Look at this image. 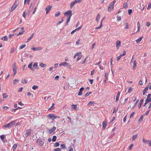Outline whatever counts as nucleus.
<instances>
[{"instance_id":"nucleus-1","label":"nucleus","mask_w":151,"mask_h":151,"mask_svg":"<svg viewBox=\"0 0 151 151\" xmlns=\"http://www.w3.org/2000/svg\"><path fill=\"white\" fill-rule=\"evenodd\" d=\"M17 120H14L11 121L10 123H8L7 124H6L4 126V127L6 128H10L12 126L14 125L15 123L17 121Z\"/></svg>"},{"instance_id":"nucleus-2","label":"nucleus","mask_w":151,"mask_h":151,"mask_svg":"<svg viewBox=\"0 0 151 151\" xmlns=\"http://www.w3.org/2000/svg\"><path fill=\"white\" fill-rule=\"evenodd\" d=\"M115 2V1H114L109 4L108 7V10L109 11L111 12L113 9Z\"/></svg>"},{"instance_id":"nucleus-3","label":"nucleus","mask_w":151,"mask_h":151,"mask_svg":"<svg viewBox=\"0 0 151 151\" xmlns=\"http://www.w3.org/2000/svg\"><path fill=\"white\" fill-rule=\"evenodd\" d=\"M19 3L18 0H16L13 5L10 11V12H12L17 6Z\"/></svg>"},{"instance_id":"nucleus-4","label":"nucleus","mask_w":151,"mask_h":151,"mask_svg":"<svg viewBox=\"0 0 151 151\" xmlns=\"http://www.w3.org/2000/svg\"><path fill=\"white\" fill-rule=\"evenodd\" d=\"M48 118L50 119H51L53 120H54L55 119L58 118H60V117H58L57 115L54 114H49L47 115Z\"/></svg>"},{"instance_id":"nucleus-5","label":"nucleus","mask_w":151,"mask_h":151,"mask_svg":"<svg viewBox=\"0 0 151 151\" xmlns=\"http://www.w3.org/2000/svg\"><path fill=\"white\" fill-rule=\"evenodd\" d=\"M37 143L40 146H42L44 144V142L42 140L40 139H37Z\"/></svg>"},{"instance_id":"nucleus-6","label":"nucleus","mask_w":151,"mask_h":151,"mask_svg":"<svg viewBox=\"0 0 151 151\" xmlns=\"http://www.w3.org/2000/svg\"><path fill=\"white\" fill-rule=\"evenodd\" d=\"M64 14V15L67 16L68 17H71L72 15V11L70 10H69L65 12Z\"/></svg>"},{"instance_id":"nucleus-7","label":"nucleus","mask_w":151,"mask_h":151,"mask_svg":"<svg viewBox=\"0 0 151 151\" xmlns=\"http://www.w3.org/2000/svg\"><path fill=\"white\" fill-rule=\"evenodd\" d=\"M12 67L13 68L14 76L17 73V67L16 65V63H14L12 65Z\"/></svg>"},{"instance_id":"nucleus-8","label":"nucleus","mask_w":151,"mask_h":151,"mask_svg":"<svg viewBox=\"0 0 151 151\" xmlns=\"http://www.w3.org/2000/svg\"><path fill=\"white\" fill-rule=\"evenodd\" d=\"M60 66H61L62 65L65 66H67L68 67V68H70V64L66 62H63L60 63L59 64Z\"/></svg>"},{"instance_id":"nucleus-9","label":"nucleus","mask_w":151,"mask_h":151,"mask_svg":"<svg viewBox=\"0 0 151 151\" xmlns=\"http://www.w3.org/2000/svg\"><path fill=\"white\" fill-rule=\"evenodd\" d=\"M126 54V52L125 50H124L123 51V54L120 55L119 56L117 57V60L119 61L120 59L122 57L125 55Z\"/></svg>"},{"instance_id":"nucleus-10","label":"nucleus","mask_w":151,"mask_h":151,"mask_svg":"<svg viewBox=\"0 0 151 151\" xmlns=\"http://www.w3.org/2000/svg\"><path fill=\"white\" fill-rule=\"evenodd\" d=\"M56 128L55 127H53L50 129H47V132L49 134H51L53 131H55L56 129Z\"/></svg>"},{"instance_id":"nucleus-11","label":"nucleus","mask_w":151,"mask_h":151,"mask_svg":"<svg viewBox=\"0 0 151 151\" xmlns=\"http://www.w3.org/2000/svg\"><path fill=\"white\" fill-rule=\"evenodd\" d=\"M52 7V6L49 5L46 8L45 10L46 11V14H47L49 12Z\"/></svg>"},{"instance_id":"nucleus-12","label":"nucleus","mask_w":151,"mask_h":151,"mask_svg":"<svg viewBox=\"0 0 151 151\" xmlns=\"http://www.w3.org/2000/svg\"><path fill=\"white\" fill-rule=\"evenodd\" d=\"M104 17L101 20V21L100 25L98 27H96L95 28V29H100V28H101L102 27V22L103 21V20H104Z\"/></svg>"},{"instance_id":"nucleus-13","label":"nucleus","mask_w":151,"mask_h":151,"mask_svg":"<svg viewBox=\"0 0 151 151\" xmlns=\"http://www.w3.org/2000/svg\"><path fill=\"white\" fill-rule=\"evenodd\" d=\"M151 95L150 94H148L146 101H147L148 102H151V98H150Z\"/></svg>"},{"instance_id":"nucleus-14","label":"nucleus","mask_w":151,"mask_h":151,"mask_svg":"<svg viewBox=\"0 0 151 151\" xmlns=\"http://www.w3.org/2000/svg\"><path fill=\"white\" fill-rule=\"evenodd\" d=\"M121 45V41H117L116 42V47L117 49H118L119 46Z\"/></svg>"},{"instance_id":"nucleus-15","label":"nucleus","mask_w":151,"mask_h":151,"mask_svg":"<svg viewBox=\"0 0 151 151\" xmlns=\"http://www.w3.org/2000/svg\"><path fill=\"white\" fill-rule=\"evenodd\" d=\"M107 122L106 121H104L102 123V125H103V127H102V129H105L106 128V127L107 126Z\"/></svg>"},{"instance_id":"nucleus-16","label":"nucleus","mask_w":151,"mask_h":151,"mask_svg":"<svg viewBox=\"0 0 151 151\" xmlns=\"http://www.w3.org/2000/svg\"><path fill=\"white\" fill-rule=\"evenodd\" d=\"M31 49L34 50H40L42 49V47H33Z\"/></svg>"},{"instance_id":"nucleus-17","label":"nucleus","mask_w":151,"mask_h":151,"mask_svg":"<svg viewBox=\"0 0 151 151\" xmlns=\"http://www.w3.org/2000/svg\"><path fill=\"white\" fill-rule=\"evenodd\" d=\"M101 18V15L99 14H98L97 15L96 19V22L97 23H98L100 19Z\"/></svg>"},{"instance_id":"nucleus-18","label":"nucleus","mask_w":151,"mask_h":151,"mask_svg":"<svg viewBox=\"0 0 151 151\" xmlns=\"http://www.w3.org/2000/svg\"><path fill=\"white\" fill-rule=\"evenodd\" d=\"M120 94V91H119L117 93V94L116 95V101H115L116 102H117L119 100Z\"/></svg>"},{"instance_id":"nucleus-19","label":"nucleus","mask_w":151,"mask_h":151,"mask_svg":"<svg viewBox=\"0 0 151 151\" xmlns=\"http://www.w3.org/2000/svg\"><path fill=\"white\" fill-rule=\"evenodd\" d=\"M84 89V88L82 87L79 90V92L78 93V95L81 96L82 95V91Z\"/></svg>"},{"instance_id":"nucleus-20","label":"nucleus","mask_w":151,"mask_h":151,"mask_svg":"<svg viewBox=\"0 0 151 151\" xmlns=\"http://www.w3.org/2000/svg\"><path fill=\"white\" fill-rule=\"evenodd\" d=\"M148 86H147L143 91V94L144 95L147 92L148 90Z\"/></svg>"},{"instance_id":"nucleus-21","label":"nucleus","mask_w":151,"mask_h":151,"mask_svg":"<svg viewBox=\"0 0 151 151\" xmlns=\"http://www.w3.org/2000/svg\"><path fill=\"white\" fill-rule=\"evenodd\" d=\"M33 67L35 69H39L38 66L37 65V64L36 63H35L33 64Z\"/></svg>"},{"instance_id":"nucleus-22","label":"nucleus","mask_w":151,"mask_h":151,"mask_svg":"<svg viewBox=\"0 0 151 151\" xmlns=\"http://www.w3.org/2000/svg\"><path fill=\"white\" fill-rule=\"evenodd\" d=\"M31 129H29L28 131L26 133V136L27 137L29 136L31 134Z\"/></svg>"},{"instance_id":"nucleus-23","label":"nucleus","mask_w":151,"mask_h":151,"mask_svg":"<svg viewBox=\"0 0 151 151\" xmlns=\"http://www.w3.org/2000/svg\"><path fill=\"white\" fill-rule=\"evenodd\" d=\"M143 37H141L139 39L137 40H136V42L137 43H139L143 39Z\"/></svg>"},{"instance_id":"nucleus-24","label":"nucleus","mask_w":151,"mask_h":151,"mask_svg":"<svg viewBox=\"0 0 151 151\" xmlns=\"http://www.w3.org/2000/svg\"><path fill=\"white\" fill-rule=\"evenodd\" d=\"M17 146V144H15L12 147V149L13 151H14Z\"/></svg>"},{"instance_id":"nucleus-25","label":"nucleus","mask_w":151,"mask_h":151,"mask_svg":"<svg viewBox=\"0 0 151 151\" xmlns=\"http://www.w3.org/2000/svg\"><path fill=\"white\" fill-rule=\"evenodd\" d=\"M76 4V0L73 1L70 4V7L71 8H72L74 5Z\"/></svg>"},{"instance_id":"nucleus-26","label":"nucleus","mask_w":151,"mask_h":151,"mask_svg":"<svg viewBox=\"0 0 151 151\" xmlns=\"http://www.w3.org/2000/svg\"><path fill=\"white\" fill-rule=\"evenodd\" d=\"M71 17H68L67 19V22L65 23V25L66 26L68 25V24L70 21Z\"/></svg>"},{"instance_id":"nucleus-27","label":"nucleus","mask_w":151,"mask_h":151,"mask_svg":"<svg viewBox=\"0 0 151 151\" xmlns=\"http://www.w3.org/2000/svg\"><path fill=\"white\" fill-rule=\"evenodd\" d=\"M25 31L24 30H22L21 31V32H19V33L17 34V36H18L19 35H23Z\"/></svg>"},{"instance_id":"nucleus-28","label":"nucleus","mask_w":151,"mask_h":151,"mask_svg":"<svg viewBox=\"0 0 151 151\" xmlns=\"http://www.w3.org/2000/svg\"><path fill=\"white\" fill-rule=\"evenodd\" d=\"M34 35V33L32 34L29 37V38L27 40V42H29V40H30L33 37Z\"/></svg>"},{"instance_id":"nucleus-29","label":"nucleus","mask_w":151,"mask_h":151,"mask_svg":"<svg viewBox=\"0 0 151 151\" xmlns=\"http://www.w3.org/2000/svg\"><path fill=\"white\" fill-rule=\"evenodd\" d=\"M128 3L127 2H126L124 4L123 6L124 8H127L128 7Z\"/></svg>"},{"instance_id":"nucleus-30","label":"nucleus","mask_w":151,"mask_h":151,"mask_svg":"<svg viewBox=\"0 0 151 151\" xmlns=\"http://www.w3.org/2000/svg\"><path fill=\"white\" fill-rule=\"evenodd\" d=\"M7 37H8L7 36H5L4 37H3L1 38V39L4 40V41H7L8 40Z\"/></svg>"},{"instance_id":"nucleus-31","label":"nucleus","mask_w":151,"mask_h":151,"mask_svg":"<svg viewBox=\"0 0 151 151\" xmlns=\"http://www.w3.org/2000/svg\"><path fill=\"white\" fill-rule=\"evenodd\" d=\"M137 134L133 136L132 137V141H134L137 137Z\"/></svg>"},{"instance_id":"nucleus-32","label":"nucleus","mask_w":151,"mask_h":151,"mask_svg":"<svg viewBox=\"0 0 151 151\" xmlns=\"http://www.w3.org/2000/svg\"><path fill=\"white\" fill-rule=\"evenodd\" d=\"M149 141V140H145V139L144 138L142 139V142L144 143H148Z\"/></svg>"},{"instance_id":"nucleus-33","label":"nucleus","mask_w":151,"mask_h":151,"mask_svg":"<svg viewBox=\"0 0 151 151\" xmlns=\"http://www.w3.org/2000/svg\"><path fill=\"white\" fill-rule=\"evenodd\" d=\"M3 98H6L8 97V95L5 93H4L3 94Z\"/></svg>"},{"instance_id":"nucleus-34","label":"nucleus","mask_w":151,"mask_h":151,"mask_svg":"<svg viewBox=\"0 0 151 151\" xmlns=\"http://www.w3.org/2000/svg\"><path fill=\"white\" fill-rule=\"evenodd\" d=\"M133 64V68L134 69H135L137 66L136 64V62L135 60L134 61Z\"/></svg>"},{"instance_id":"nucleus-35","label":"nucleus","mask_w":151,"mask_h":151,"mask_svg":"<svg viewBox=\"0 0 151 151\" xmlns=\"http://www.w3.org/2000/svg\"><path fill=\"white\" fill-rule=\"evenodd\" d=\"M40 65L41 67L44 68L45 67L47 66V65L46 64H44L42 63H41L40 64Z\"/></svg>"},{"instance_id":"nucleus-36","label":"nucleus","mask_w":151,"mask_h":151,"mask_svg":"<svg viewBox=\"0 0 151 151\" xmlns=\"http://www.w3.org/2000/svg\"><path fill=\"white\" fill-rule=\"evenodd\" d=\"M143 115H142L139 118V121H138V122L139 123H140L141 121H142V120L143 119Z\"/></svg>"},{"instance_id":"nucleus-37","label":"nucleus","mask_w":151,"mask_h":151,"mask_svg":"<svg viewBox=\"0 0 151 151\" xmlns=\"http://www.w3.org/2000/svg\"><path fill=\"white\" fill-rule=\"evenodd\" d=\"M73 146H70L69 147L68 149V151H73Z\"/></svg>"},{"instance_id":"nucleus-38","label":"nucleus","mask_w":151,"mask_h":151,"mask_svg":"<svg viewBox=\"0 0 151 151\" xmlns=\"http://www.w3.org/2000/svg\"><path fill=\"white\" fill-rule=\"evenodd\" d=\"M91 93V92H87L85 95L84 96L85 97H86L89 95Z\"/></svg>"},{"instance_id":"nucleus-39","label":"nucleus","mask_w":151,"mask_h":151,"mask_svg":"<svg viewBox=\"0 0 151 151\" xmlns=\"http://www.w3.org/2000/svg\"><path fill=\"white\" fill-rule=\"evenodd\" d=\"M57 138V137L55 136H54L53 137V138L52 139V141L53 142H55Z\"/></svg>"},{"instance_id":"nucleus-40","label":"nucleus","mask_w":151,"mask_h":151,"mask_svg":"<svg viewBox=\"0 0 151 151\" xmlns=\"http://www.w3.org/2000/svg\"><path fill=\"white\" fill-rule=\"evenodd\" d=\"M32 62H31L29 63V64L28 65V68L30 69H31L32 68Z\"/></svg>"},{"instance_id":"nucleus-41","label":"nucleus","mask_w":151,"mask_h":151,"mask_svg":"<svg viewBox=\"0 0 151 151\" xmlns=\"http://www.w3.org/2000/svg\"><path fill=\"white\" fill-rule=\"evenodd\" d=\"M26 46V45L25 44L22 45H21L20 46L19 49H22L23 48H24Z\"/></svg>"},{"instance_id":"nucleus-42","label":"nucleus","mask_w":151,"mask_h":151,"mask_svg":"<svg viewBox=\"0 0 151 151\" xmlns=\"http://www.w3.org/2000/svg\"><path fill=\"white\" fill-rule=\"evenodd\" d=\"M133 89V88H132L131 87H130L128 90V93H131Z\"/></svg>"},{"instance_id":"nucleus-43","label":"nucleus","mask_w":151,"mask_h":151,"mask_svg":"<svg viewBox=\"0 0 151 151\" xmlns=\"http://www.w3.org/2000/svg\"><path fill=\"white\" fill-rule=\"evenodd\" d=\"M31 0H25L24 1V4H25L26 2L27 4H29L30 1Z\"/></svg>"},{"instance_id":"nucleus-44","label":"nucleus","mask_w":151,"mask_h":151,"mask_svg":"<svg viewBox=\"0 0 151 151\" xmlns=\"http://www.w3.org/2000/svg\"><path fill=\"white\" fill-rule=\"evenodd\" d=\"M59 145L60 144L58 142H56L54 144V146L55 147H58L59 146Z\"/></svg>"},{"instance_id":"nucleus-45","label":"nucleus","mask_w":151,"mask_h":151,"mask_svg":"<svg viewBox=\"0 0 151 151\" xmlns=\"http://www.w3.org/2000/svg\"><path fill=\"white\" fill-rule=\"evenodd\" d=\"M82 57V56L81 55H79L78 56V57L77 58V61H78L80 60Z\"/></svg>"},{"instance_id":"nucleus-46","label":"nucleus","mask_w":151,"mask_h":151,"mask_svg":"<svg viewBox=\"0 0 151 151\" xmlns=\"http://www.w3.org/2000/svg\"><path fill=\"white\" fill-rule=\"evenodd\" d=\"M38 88V86L34 85L32 86V88L34 90H35L36 89Z\"/></svg>"},{"instance_id":"nucleus-47","label":"nucleus","mask_w":151,"mask_h":151,"mask_svg":"<svg viewBox=\"0 0 151 151\" xmlns=\"http://www.w3.org/2000/svg\"><path fill=\"white\" fill-rule=\"evenodd\" d=\"M5 137L4 135H1L0 136L1 139V140H2L3 141V140L4 139V138Z\"/></svg>"},{"instance_id":"nucleus-48","label":"nucleus","mask_w":151,"mask_h":151,"mask_svg":"<svg viewBox=\"0 0 151 151\" xmlns=\"http://www.w3.org/2000/svg\"><path fill=\"white\" fill-rule=\"evenodd\" d=\"M71 108L74 109H76V105L72 104L71 105Z\"/></svg>"},{"instance_id":"nucleus-49","label":"nucleus","mask_w":151,"mask_h":151,"mask_svg":"<svg viewBox=\"0 0 151 151\" xmlns=\"http://www.w3.org/2000/svg\"><path fill=\"white\" fill-rule=\"evenodd\" d=\"M60 147L62 149H64L66 148V146L65 144L61 145H60Z\"/></svg>"},{"instance_id":"nucleus-50","label":"nucleus","mask_w":151,"mask_h":151,"mask_svg":"<svg viewBox=\"0 0 151 151\" xmlns=\"http://www.w3.org/2000/svg\"><path fill=\"white\" fill-rule=\"evenodd\" d=\"M61 149L60 148H58L55 149L53 151H61Z\"/></svg>"},{"instance_id":"nucleus-51","label":"nucleus","mask_w":151,"mask_h":151,"mask_svg":"<svg viewBox=\"0 0 151 151\" xmlns=\"http://www.w3.org/2000/svg\"><path fill=\"white\" fill-rule=\"evenodd\" d=\"M60 12H58L57 13H56L55 14V16L56 17H58L60 16Z\"/></svg>"},{"instance_id":"nucleus-52","label":"nucleus","mask_w":151,"mask_h":151,"mask_svg":"<svg viewBox=\"0 0 151 151\" xmlns=\"http://www.w3.org/2000/svg\"><path fill=\"white\" fill-rule=\"evenodd\" d=\"M132 12V9H129L128 10V13L129 15H130Z\"/></svg>"},{"instance_id":"nucleus-53","label":"nucleus","mask_w":151,"mask_h":151,"mask_svg":"<svg viewBox=\"0 0 151 151\" xmlns=\"http://www.w3.org/2000/svg\"><path fill=\"white\" fill-rule=\"evenodd\" d=\"M94 103L93 102L90 101L88 104V106H90Z\"/></svg>"},{"instance_id":"nucleus-54","label":"nucleus","mask_w":151,"mask_h":151,"mask_svg":"<svg viewBox=\"0 0 151 151\" xmlns=\"http://www.w3.org/2000/svg\"><path fill=\"white\" fill-rule=\"evenodd\" d=\"M22 83H23V84H25L27 83V82L25 79H24V80H22Z\"/></svg>"},{"instance_id":"nucleus-55","label":"nucleus","mask_w":151,"mask_h":151,"mask_svg":"<svg viewBox=\"0 0 151 151\" xmlns=\"http://www.w3.org/2000/svg\"><path fill=\"white\" fill-rule=\"evenodd\" d=\"M87 57H86V58H85V59H84L82 61V63H81V64H84V63L86 62V60H87Z\"/></svg>"},{"instance_id":"nucleus-56","label":"nucleus","mask_w":151,"mask_h":151,"mask_svg":"<svg viewBox=\"0 0 151 151\" xmlns=\"http://www.w3.org/2000/svg\"><path fill=\"white\" fill-rule=\"evenodd\" d=\"M143 101V99H142L140 101V104H139L138 106H139V107H140L141 106V105H142V101Z\"/></svg>"},{"instance_id":"nucleus-57","label":"nucleus","mask_w":151,"mask_h":151,"mask_svg":"<svg viewBox=\"0 0 151 151\" xmlns=\"http://www.w3.org/2000/svg\"><path fill=\"white\" fill-rule=\"evenodd\" d=\"M151 4L150 3L148 5V7L147 8V9L148 10L150 9L151 8Z\"/></svg>"},{"instance_id":"nucleus-58","label":"nucleus","mask_w":151,"mask_h":151,"mask_svg":"<svg viewBox=\"0 0 151 151\" xmlns=\"http://www.w3.org/2000/svg\"><path fill=\"white\" fill-rule=\"evenodd\" d=\"M35 4V3H34L33 4H31L30 6V8L32 7V8H33L34 7Z\"/></svg>"},{"instance_id":"nucleus-59","label":"nucleus","mask_w":151,"mask_h":151,"mask_svg":"<svg viewBox=\"0 0 151 151\" xmlns=\"http://www.w3.org/2000/svg\"><path fill=\"white\" fill-rule=\"evenodd\" d=\"M61 21H60L59 22H58V23L57 24H61V23H62L63 22V19H61Z\"/></svg>"},{"instance_id":"nucleus-60","label":"nucleus","mask_w":151,"mask_h":151,"mask_svg":"<svg viewBox=\"0 0 151 151\" xmlns=\"http://www.w3.org/2000/svg\"><path fill=\"white\" fill-rule=\"evenodd\" d=\"M19 81V80L17 79H14L13 80V82L15 84H16L15 83L16 82H18Z\"/></svg>"},{"instance_id":"nucleus-61","label":"nucleus","mask_w":151,"mask_h":151,"mask_svg":"<svg viewBox=\"0 0 151 151\" xmlns=\"http://www.w3.org/2000/svg\"><path fill=\"white\" fill-rule=\"evenodd\" d=\"M125 28L126 29H128L129 28V25L127 23H126V26L125 27Z\"/></svg>"},{"instance_id":"nucleus-62","label":"nucleus","mask_w":151,"mask_h":151,"mask_svg":"<svg viewBox=\"0 0 151 151\" xmlns=\"http://www.w3.org/2000/svg\"><path fill=\"white\" fill-rule=\"evenodd\" d=\"M15 50V49L14 48H12L11 50V53H13V52H14V51Z\"/></svg>"},{"instance_id":"nucleus-63","label":"nucleus","mask_w":151,"mask_h":151,"mask_svg":"<svg viewBox=\"0 0 151 151\" xmlns=\"http://www.w3.org/2000/svg\"><path fill=\"white\" fill-rule=\"evenodd\" d=\"M59 76H57L55 77V80H58L59 79Z\"/></svg>"},{"instance_id":"nucleus-64","label":"nucleus","mask_w":151,"mask_h":151,"mask_svg":"<svg viewBox=\"0 0 151 151\" xmlns=\"http://www.w3.org/2000/svg\"><path fill=\"white\" fill-rule=\"evenodd\" d=\"M67 120L68 122L69 121L70 122L71 121V118L69 117H68L67 119Z\"/></svg>"}]
</instances>
